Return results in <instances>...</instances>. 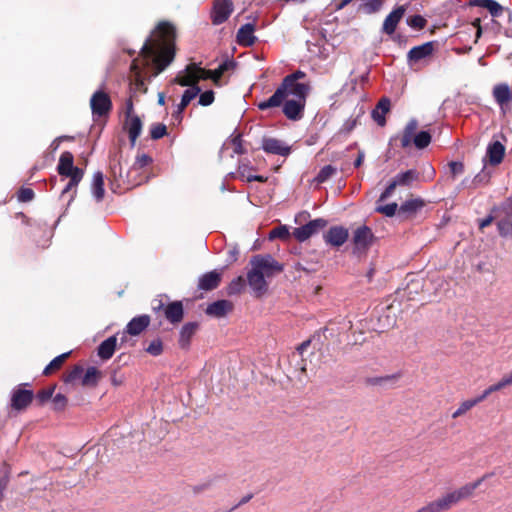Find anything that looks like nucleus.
<instances>
[{
    "instance_id": "obj_1",
    "label": "nucleus",
    "mask_w": 512,
    "mask_h": 512,
    "mask_svg": "<svg viewBox=\"0 0 512 512\" xmlns=\"http://www.w3.org/2000/svg\"><path fill=\"white\" fill-rule=\"evenodd\" d=\"M174 27L168 22H161L153 34L143 43L139 58L133 60L131 69L135 73V85L144 88L139 61L144 67L153 66L155 75L161 73L174 59Z\"/></svg>"
},
{
    "instance_id": "obj_2",
    "label": "nucleus",
    "mask_w": 512,
    "mask_h": 512,
    "mask_svg": "<svg viewBox=\"0 0 512 512\" xmlns=\"http://www.w3.org/2000/svg\"><path fill=\"white\" fill-rule=\"evenodd\" d=\"M305 76L306 74L301 70L287 75L273 95L259 102L257 107L264 111L283 105V113L289 120H299L303 115L306 97L310 89L308 84L298 82Z\"/></svg>"
},
{
    "instance_id": "obj_3",
    "label": "nucleus",
    "mask_w": 512,
    "mask_h": 512,
    "mask_svg": "<svg viewBox=\"0 0 512 512\" xmlns=\"http://www.w3.org/2000/svg\"><path fill=\"white\" fill-rule=\"evenodd\" d=\"M247 283L256 297L263 296L268 290L266 279L272 278L284 270L283 264L270 254H257L250 259Z\"/></svg>"
},
{
    "instance_id": "obj_4",
    "label": "nucleus",
    "mask_w": 512,
    "mask_h": 512,
    "mask_svg": "<svg viewBox=\"0 0 512 512\" xmlns=\"http://www.w3.org/2000/svg\"><path fill=\"white\" fill-rule=\"evenodd\" d=\"M235 66L236 63L232 59H226L214 70H207L196 63H191L177 74L173 82L179 85H188L200 80L210 79L216 86L221 87L223 85L222 76L226 71L233 70Z\"/></svg>"
},
{
    "instance_id": "obj_5",
    "label": "nucleus",
    "mask_w": 512,
    "mask_h": 512,
    "mask_svg": "<svg viewBox=\"0 0 512 512\" xmlns=\"http://www.w3.org/2000/svg\"><path fill=\"white\" fill-rule=\"evenodd\" d=\"M490 476L491 474H485L475 482L465 484L460 488L449 491L435 499L441 512H446L460 501L471 497L474 491L482 484V482Z\"/></svg>"
},
{
    "instance_id": "obj_6",
    "label": "nucleus",
    "mask_w": 512,
    "mask_h": 512,
    "mask_svg": "<svg viewBox=\"0 0 512 512\" xmlns=\"http://www.w3.org/2000/svg\"><path fill=\"white\" fill-rule=\"evenodd\" d=\"M417 128L418 121L415 118L410 119L401 137V146L403 148H407L413 143L416 148L424 149L430 144L432 139L431 134L428 131H420L415 134Z\"/></svg>"
},
{
    "instance_id": "obj_7",
    "label": "nucleus",
    "mask_w": 512,
    "mask_h": 512,
    "mask_svg": "<svg viewBox=\"0 0 512 512\" xmlns=\"http://www.w3.org/2000/svg\"><path fill=\"white\" fill-rule=\"evenodd\" d=\"M112 101L108 93L96 90L90 98V108L94 119L106 117L112 110Z\"/></svg>"
},
{
    "instance_id": "obj_8",
    "label": "nucleus",
    "mask_w": 512,
    "mask_h": 512,
    "mask_svg": "<svg viewBox=\"0 0 512 512\" xmlns=\"http://www.w3.org/2000/svg\"><path fill=\"white\" fill-rule=\"evenodd\" d=\"M375 240V236L372 230L366 226L362 225L357 227L353 231L352 243L354 245L353 253L362 254L365 253L373 244Z\"/></svg>"
},
{
    "instance_id": "obj_9",
    "label": "nucleus",
    "mask_w": 512,
    "mask_h": 512,
    "mask_svg": "<svg viewBox=\"0 0 512 512\" xmlns=\"http://www.w3.org/2000/svg\"><path fill=\"white\" fill-rule=\"evenodd\" d=\"M152 308L155 312L163 309L165 318L172 324H178L183 319L184 310L180 301L171 302L166 306L162 301H158L157 304H153Z\"/></svg>"
},
{
    "instance_id": "obj_10",
    "label": "nucleus",
    "mask_w": 512,
    "mask_h": 512,
    "mask_svg": "<svg viewBox=\"0 0 512 512\" xmlns=\"http://www.w3.org/2000/svg\"><path fill=\"white\" fill-rule=\"evenodd\" d=\"M28 384H20L15 387L11 392V407L14 410L20 411L25 409L33 399V391L25 389Z\"/></svg>"
},
{
    "instance_id": "obj_11",
    "label": "nucleus",
    "mask_w": 512,
    "mask_h": 512,
    "mask_svg": "<svg viewBox=\"0 0 512 512\" xmlns=\"http://www.w3.org/2000/svg\"><path fill=\"white\" fill-rule=\"evenodd\" d=\"M327 221L322 218H317L309 221L307 224L297 227L293 231V236L300 242L306 241L312 235L319 232L326 227Z\"/></svg>"
},
{
    "instance_id": "obj_12",
    "label": "nucleus",
    "mask_w": 512,
    "mask_h": 512,
    "mask_svg": "<svg viewBox=\"0 0 512 512\" xmlns=\"http://www.w3.org/2000/svg\"><path fill=\"white\" fill-rule=\"evenodd\" d=\"M233 12L231 0H215L211 11V21L214 25L224 23Z\"/></svg>"
},
{
    "instance_id": "obj_13",
    "label": "nucleus",
    "mask_w": 512,
    "mask_h": 512,
    "mask_svg": "<svg viewBox=\"0 0 512 512\" xmlns=\"http://www.w3.org/2000/svg\"><path fill=\"white\" fill-rule=\"evenodd\" d=\"M261 148L268 154L279 156H288L291 152V147L284 141L273 137H264L262 139Z\"/></svg>"
},
{
    "instance_id": "obj_14",
    "label": "nucleus",
    "mask_w": 512,
    "mask_h": 512,
    "mask_svg": "<svg viewBox=\"0 0 512 512\" xmlns=\"http://www.w3.org/2000/svg\"><path fill=\"white\" fill-rule=\"evenodd\" d=\"M73 160V155L69 151H65L60 155L57 170L61 176L69 177L76 174L84 175L83 170L74 166Z\"/></svg>"
},
{
    "instance_id": "obj_15",
    "label": "nucleus",
    "mask_w": 512,
    "mask_h": 512,
    "mask_svg": "<svg viewBox=\"0 0 512 512\" xmlns=\"http://www.w3.org/2000/svg\"><path fill=\"white\" fill-rule=\"evenodd\" d=\"M348 230L343 226H333L324 234V240L327 244L340 247L348 239Z\"/></svg>"
},
{
    "instance_id": "obj_16",
    "label": "nucleus",
    "mask_w": 512,
    "mask_h": 512,
    "mask_svg": "<svg viewBox=\"0 0 512 512\" xmlns=\"http://www.w3.org/2000/svg\"><path fill=\"white\" fill-rule=\"evenodd\" d=\"M493 97L495 102L500 106L503 113H506L508 103L512 99V91L507 83H500L493 88Z\"/></svg>"
},
{
    "instance_id": "obj_17",
    "label": "nucleus",
    "mask_w": 512,
    "mask_h": 512,
    "mask_svg": "<svg viewBox=\"0 0 512 512\" xmlns=\"http://www.w3.org/2000/svg\"><path fill=\"white\" fill-rule=\"evenodd\" d=\"M497 227L502 237L512 236V204L503 208L501 215L497 216Z\"/></svg>"
},
{
    "instance_id": "obj_18",
    "label": "nucleus",
    "mask_w": 512,
    "mask_h": 512,
    "mask_svg": "<svg viewBox=\"0 0 512 512\" xmlns=\"http://www.w3.org/2000/svg\"><path fill=\"white\" fill-rule=\"evenodd\" d=\"M405 8L403 6L396 7L393 11H391L387 17L385 18L382 26V32L387 35H392L402 17L404 16Z\"/></svg>"
},
{
    "instance_id": "obj_19",
    "label": "nucleus",
    "mask_w": 512,
    "mask_h": 512,
    "mask_svg": "<svg viewBox=\"0 0 512 512\" xmlns=\"http://www.w3.org/2000/svg\"><path fill=\"white\" fill-rule=\"evenodd\" d=\"M433 52V43L426 42L422 45L415 46L409 50L407 54L408 63L411 65L412 63H416L422 59L427 58Z\"/></svg>"
},
{
    "instance_id": "obj_20",
    "label": "nucleus",
    "mask_w": 512,
    "mask_h": 512,
    "mask_svg": "<svg viewBox=\"0 0 512 512\" xmlns=\"http://www.w3.org/2000/svg\"><path fill=\"white\" fill-rule=\"evenodd\" d=\"M150 324L149 315L143 314L132 318L126 325V333L137 336L143 332Z\"/></svg>"
},
{
    "instance_id": "obj_21",
    "label": "nucleus",
    "mask_w": 512,
    "mask_h": 512,
    "mask_svg": "<svg viewBox=\"0 0 512 512\" xmlns=\"http://www.w3.org/2000/svg\"><path fill=\"white\" fill-rule=\"evenodd\" d=\"M255 26L252 23H246L242 25L237 31V42L241 46H252L257 40L254 35Z\"/></svg>"
},
{
    "instance_id": "obj_22",
    "label": "nucleus",
    "mask_w": 512,
    "mask_h": 512,
    "mask_svg": "<svg viewBox=\"0 0 512 512\" xmlns=\"http://www.w3.org/2000/svg\"><path fill=\"white\" fill-rule=\"evenodd\" d=\"M233 305L228 300H217L209 304L205 310L206 314L216 318L224 317L229 311H231Z\"/></svg>"
},
{
    "instance_id": "obj_23",
    "label": "nucleus",
    "mask_w": 512,
    "mask_h": 512,
    "mask_svg": "<svg viewBox=\"0 0 512 512\" xmlns=\"http://www.w3.org/2000/svg\"><path fill=\"white\" fill-rule=\"evenodd\" d=\"M220 280L221 274L219 272L216 270L210 271L199 278L198 288L205 291L213 290L219 285Z\"/></svg>"
},
{
    "instance_id": "obj_24",
    "label": "nucleus",
    "mask_w": 512,
    "mask_h": 512,
    "mask_svg": "<svg viewBox=\"0 0 512 512\" xmlns=\"http://www.w3.org/2000/svg\"><path fill=\"white\" fill-rule=\"evenodd\" d=\"M505 153L504 145L499 141L490 143L487 147V157L490 164L498 165L502 162Z\"/></svg>"
},
{
    "instance_id": "obj_25",
    "label": "nucleus",
    "mask_w": 512,
    "mask_h": 512,
    "mask_svg": "<svg viewBox=\"0 0 512 512\" xmlns=\"http://www.w3.org/2000/svg\"><path fill=\"white\" fill-rule=\"evenodd\" d=\"M125 126L128 130L131 146L134 147L136 140L142 131V122L138 116L133 115L130 118H127Z\"/></svg>"
},
{
    "instance_id": "obj_26",
    "label": "nucleus",
    "mask_w": 512,
    "mask_h": 512,
    "mask_svg": "<svg viewBox=\"0 0 512 512\" xmlns=\"http://www.w3.org/2000/svg\"><path fill=\"white\" fill-rule=\"evenodd\" d=\"M91 192H92L94 199L97 202H100L103 200L104 195H105L104 175L101 171H96L93 174L92 183H91Z\"/></svg>"
},
{
    "instance_id": "obj_27",
    "label": "nucleus",
    "mask_w": 512,
    "mask_h": 512,
    "mask_svg": "<svg viewBox=\"0 0 512 512\" xmlns=\"http://www.w3.org/2000/svg\"><path fill=\"white\" fill-rule=\"evenodd\" d=\"M389 110L390 100L388 98H382L373 109L372 118L378 125L384 126L386 123L385 115Z\"/></svg>"
},
{
    "instance_id": "obj_28",
    "label": "nucleus",
    "mask_w": 512,
    "mask_h": 512,
    "mask_svg": "<svg viewBox=\"0 0 512 512\" xmlns=\"http://www.w3.org/2000/svg\"><path fill=\"white\" fill-rule=\"evenodd\" d=\"M423 207L424 201L420 198L406 200L399 207V216H411Z\"/></svg>"
},
{
    "instance_id": "obj_29",
    "label": "nucleus",
    "mask_w": 512,
    "mask_h": 512,
    "mask_svg": "<svg viewBox=\"0 0 512 512\" xmlns=\"http://www.w3.org/2000/svg\"><path fill=\"white\" fill-rule=\"evenodd\" d=\"M117 337L115 335L108 337L98 347V356L103 360L110 359L116 349Z\"/></svg>"
},
{
    "instance_id": "obj_30",
    "label": "nucleus",
    "mask_w": 512,
    "mask_h": 512,
    "mask_svg": "<svg viewBox=\"0 0 512 512\" xmlns=\"http://www.w3.org/2000/svg\"><path fill=\"white\" fill-rule=\"evenodd\" d=\"M197 329V323L189 322L183 325L179 335V345L183 349H187L190 344L192 336L195 334Z\"/></svg>"
},
{
    "instance_id": "obj_31",
    "label": "nucleus",
    "mask_w": 512,
    "mask_h": 512,
    "mask_svg": "<svg viewBox=\"0 0 512 512\" xmlns=\"http://www.w3.org/2000/svg\"><path fill=\"white\" fill-rule=\"evenodd\" d=\"M399 378V375L393 374V375H386L381 377H371L367 380L368 384L373 386H381L384 388H391L393 387L397 380Z\"/></svg>"
},
{
    "instance_id": "obj_32",
    "label": "nucleus",
    "mask_w": 512,
    "mask_h": 512,
    "mask_svg": "<svg viewBox=\"0 0 512 512\" xmlns=\"http://www.w3.org/2000/svg\"><path fill=\"white\" fill-rule=\"evenodd\" d=\"M418 173L416 170L410 169L405 172L398 173L393 180L398 186H409L412 182L417 180Z\"/></svg>"
},
{
    "instance_id": "obj_33",
    "label": "nucleus",
    "mask_w": 512,
    "mask_h": 512,
    "mask_svg": "<svg viewBox=\"0 0 512 512\" xmlns=\"http://www.w3.org/2000/svg\"><path fill=\"white\" fill-rule=\"evenodd\" d=\"M480 7L487 9L493 17H497L502 12V6L495 0H478Z\"/></svg>"
},
{
    "instance_id": "obj_34",
    "label": "nucleus",
    "mask_w": 512,
    "mask_h": 512,
    "mask_svg": "<svg viewBox=\"0 0 512 512\" xmlns=\"http://www.w3.org/2000/svg\"><path fill=\"white\" fill-rule=\"evenodd\" d=\"M481 401H478V396L474 399H469L463 401L460 406L452 413V418H458L461 415L465 414L467 411L472 409L474 406H476Z\"/></svg>"
},
{
    "instance_id": "obj_35",
    "label": "nucleus",
    "mask_w": 512,
    "mask_h": 512,
    "mask_svg": "<svg viewBox=\"0 0 512 512\" xmlns=\"http://www.w3.org/2000/svg\"><path fill=\"white\" fill-rule=\"evenodd\" d=\"M183 86L188 87L181 97V99L186 103H190L201 92V89L198 86V82H193Z\"/></svg>"
},
{
    "instance_id": "obj_36",
    "label": "nucleus",
    "mask_w": 512,
    "mask_h": 512,
    "mask_svg": "<svg viewBox=\"0 0 512 512\" xmlns=\"http://www.w3.org/2000/svg\"><path fill=\"white\" fill-rule=\"evenodd\" d=\"M381 7L380 0H366L360 4L358 11H361L365 14H373L377 12Z\"/></svg>"
},
{
    "instance_id": "obj_37",
    "label": "nucleus",
    "mask_w": 512,
    "mask_h": 512,
    "mask_svg": "<svg viewBox=\"0 0 512 512\" xmlns=\"http://www.w3.org/2000/svg\"><path fill=\"white\" fill-rule=\"evenodd\" d=\"M244 287H245V279L242 276H238L230 282V284L227 288V292L229 295H236V294L241 293L243 291Z\"/></svg>"
},
{
    "instance_id": "obj_38",
    "label": "nucleus",
    "mask_w": 512,
    "mask_h": 512,
    "mask_svg": "<svg viewBox=\"0 0 512 512\" xmlns=\"http://www.w3.org/2000/svg\"><path fill=\"white\" fill-rule=\"evenodd\" d=\"M70 352L63 353L55 357L43 370L44 375H49L52 370L59 369Z\"/></svg>"
},
{
    "instance_id": "obj_39",
    "label": "nucleus",
    "mask_w": 512,
    "mask_h": 512,
    "mask_svg": "<svg viewBox=\"0 0 512 512\" xmlns=\"http://www.w3.org/2000/svg\"><path fill=\"white\" fill-rule=\"evenodd\" d=\"M336 173V168L332 165H326L321 168L317 176L315 177V181L317 183L326 182L332 175Z\"/></svg>"
},
{
    "instance_id": "obj_40",
    "label": "nucleus",
    "mask_w": 512,
    "mask_h": 512,
    "mask_svg": "<svg viewBox=\"0 0 512 512\" xmlns=\"http://www.w3.org/2000/svg\"><path fill=\"white\" fill-rule=\"evenodd\" d=\"M98 370L95 367H89L82 377L83 385H94L97 381Z\"/></svg>"
},
{
    "instance_id": "obj_41",
    "label": "nucleus",
    "mask_w": 512,
    "mask_h": 512,
    "mask_svg": "<svg viewBox=\"0 0 512 512\" xmlns=\"http://www.w3.org/2000/svg\"><path fill=\"white\" fill-rule=\"evenodd\" d=\"M376 211L384 214L387 217H392L396 214L397 211L399 212V208L397 203L393 202L386 205L377 206Z\"/></svg>"
},
{
    "instance_id": "obj_42",
    "label": "nucleus",
    "mask_w": 512,
    "mask_h": 512,
    "mask_svg": "<svg viewBox=\"0 0 512 512\" xmlns=\"http://www.w3.org/2000/svg\"><path fill=\"white\" fill-rule=\"evenodd\" d=\"M427 21L421 15H413L407 19V24L415 30L423 29Z\"/></svg>"
},
{
    "instance_id": "obj_43",
    "label": "nucleus",
    "mask_w": 512,
    "mask_h": 512,
    "mask_svg": "<svg viewBox=\"0 0 512 512\" xmlns=\"http://www.w3.org/2000/svg\"><path fill=\"white\" fill-rule=\"evenodd\" d=\"M146 352L152 356H159L163 352L162 341L159 338L152 340L147 346Z\"/></svg>"
},
{
    "instance_id": "obj_44",
    "label": "nucleus",
    "mask_w": 512,
    "mask_h": 512,
    "mask_svg": "<svg viewBox=\"0 0 512 512\" xmlns=\"http://www.w3.org/2000/svg\"><path fill=\"white\" fill-rule=\"evenodd\" d=\"M489 179H490V174L488 172H485L484 170H482L470 181V187L477 188L480 185H484V184L488 183Z\"/></svg>"
},
{
    "instance_id": "obj_45",
    "label": "nucleus",
    "mask_w": 512,
    "mask_h": 512,
    "mask_svg": "<svg viewBox=\"0 0 512 512\" xmlns=\"http://www.w3.org/2000/svg\"><path fill=\"white\" fill-rule=\"evenodd\" d=\"M152 161H153V159L149 155H147L145 153L139 154V155H137V157L135 159L132 169H135V170L142 169L143 167L151 164Z\"/></svg>"
},
{
    "instance_id": "obj_46",
    "label": "nucleus",
    "mask_w": 512,
    "mask_h": 512,
    "mask_svg": "<svg viewBox=\"0 0 512 512\" xmlns=\"http://www.w3.org/2000/svg\"><path fill=\"white\" fill-rule=\"evenodd\" d=\"M166 132H167L166 126L164 124L157 123L151 127L150 135H151L152 139L157 140V139L162 138L164 135H166Z\"/></svg>"
},
{
    "instance_id": "obj_47",
    "label": "nucleus",
    "mask_w": 512,
    "mask_h": 512,
    "mask_svg": "<svg viewBox=\"0 0 512 512\" xmlns=\"http://www.w3.org/2000/svg\"><path fill=\"white\" fill-rule=\"evenodd\" d=\"M247 169H248V165L241 164V165H239L238 171H239L240 175L242 177H245L248 182H252V181L264 182L265 181V178L261 175H252V174L246 175Z\"/></svg>"
},
{
    "instance_id": "obj_48",
    "label": "nucleus",
    "mask_w": 512,
    "mask_h": 512,
    "mask_svg": "<svg viewBox=\"0 0 512 512\" xmlns=\"http://www.w3.org/2000/svg\"><path fill=\"white\" fill-rule=\"evenodd\" d=\"M289 236V231L286 226H279L277 228H274L269 233L270 239H286Z\"/></svg>"
},
{
    "instance_id": "obj_49",
    "label": "nucleus",
    "mask_w": 512,
    "mask_h": 512,
    "mask_svg": "<svg viewBox=\"0 0 512 512\" xmlns=\"http://www.w3.org/2000/svg\"><path fill=\"white\" fill-rule=\"evenodd\" d=\"M198 103L201 106H209L214 102V92L212 90L204 91L203 93H199Z\"/></svg>"
},
{
    "instance_id": "obj_50",
    "label": "nucleus",
    "mask_w": 512,
    "mask_h": 512,
    "mask_svg": "<svg viewBox=\"0 0 512 512\" xmlns=\"http://www.w3.org/2000/svg\"><path fill=\"white\" fill-rule=\"evenodd\" d=\"M52 402L55 410H63L67 404V398L61 394L58 393L55 396L52 397Z\"/></svg>"
},
{
    "instance_id": "obj_51",
    "label": "nucleus",
    "mask_w": 512,
    "mask_h": 512,
    "mask_svg": "<svg viewBox=\"0 0 512 512\" xmlns=\"http://www.w3.org/2000/svg\"><path fill=\"white\" fill-rule=\"evenodd\" d=\"M501 389H503V386L501 385V383H500V381H499V382H497V383H495V384H493V385L489 386L487 389H485V390L482 392V394H480V395L478 396V401H481V402H482V401H483V400H485V399H486V398H487L491 393L496 392V391H499V390H501Z\"/></svg>"
},
{
    "instance_id": "obj_52",
    "label": "nucleus",
    "mask_w": 512,
    "mask_h": 512,
    "mask_svg": "<svg viewBox=\"0 0 512 512\" xmlns=\"http://www.w3.org/2000/svg\"><path fill=\"white\" fill-rule=\"evenodd\" d=\"M34 198V192L30 188H22L18 193V199L21 202H28Z\"/></svg>"
},
{
    "instance_id": "obj_53",
    "label": "nucleus",
    "mask_w": 512,
    "mask_h": 512,
    "mask_svg": "<svg viewBox=\"0 0 512 512\" xmlns=\"http://www.w3.org/2000/svg\"><path fill=\"white\" fill-rule=\"evenodd\" d=\"M449 169L453 177L460 175L464 172V165L459 161H452L449 163Z\"/></svg>"
},
{
    "instance_id": "obj_54",
    "label": "nucleus",
    "mask_w": 512,
    "mask_h": 512,
    "mask_svg": "<svg viewBox=\"0 0 512 512\" xmlns=\"http://www.w3.org/2000/svg\"><path fill=\"white\" fill-rule=\"evenodd\" d=\"M69 178H70V181L65 186V188L62 191V193H66L69 190H71L72 188L76 187L79 184V182L82 180L83 175L76 174V175H73V176H69Z\"/></svg>"
},
{
    "instance_id": "obj_55",
    "label": "nucleus",
    "mask_w": 512,
    "mask_h": 512,
    "mask_svg": "<svg viewBox=\"0 0 512 512\" xmlns=\"http://www.w3.org/2000/svg\"><path fill=\"white\" fill-rule=\"evenodd\" d=\"M54 387L44 389L37 394V399L40 403H44L53 397Z\"/></svg>"
},
{
    "instance_id": "obj_56",
    "label": "nucleus",
    "mask_w": 512,
    "mask_h": 512,
    "mask_svg": "<svg viewBox=\"0 0 512 512\" xmlns=\"http://www.w3.org/2000/svg\"><path fill=\"white\" fill-rule=\"evenodd\" d=\"M397 186H398V185L395 183V181H394V180H392V181L388 184V186L385 188V190L381 193V195H380V197H379V201H384V200L388 199V198L392 195V193H393L394 189H395Z\"/></svg>"
},
{
    "instance_id": "obj_57",
    "label": "nucleus",
    "mask_w": 512,
    "mask_h": 512,
    "mask_svg": "<svg viewBox=\"0 0 512 512\" xmlns=\"http://www.w3.org/2000/svg\"><path fill=\"white\" fill-rule=\"evenodd\" d=\"M415 512H441L435 500L428 502Z\"/></svg>"
},
{
    "instance_id": "obj_58",
    "label": "nucleus",
    "mask_w": 512,
    "mask_h": 512,
    "mask_svg": "<svg viewBox=\"0 0 512 512\" xmlns=\"http://www.w3.org/2000/svg\"><path fill=\"white\" fill-rule=\"evenodd\" d=\"M232 142L234 145V153L235 154L241 155V154L245 153V149L242 146V140H241L240 136L235 137Z\"/></svg>"
},
{
    "instance_id": "obj_59",
    "label": "nucleus",
    "mask_w": 512,
    "mask_h": 512,
    "mask_svg": "<svg viewBox=\"0 0 512 512\" xmlns=\"http://www.w3.org/2000/svg\"><path fill=\"white\" fill-rule=\"evenodd\" d=\"M83 373V369L80 366H76L68 375L67 381H74L78 379Z\"/></svg>"
},
{
    "instance_id": "obj_60",
    "label": "nucleus",
    "mask_w": 512,
    "mask_h": 512,
    "mask_svg": "<svg viewBox=\"0 0 512 512\" xmlns=\"http://www.w3.org/2000/svg\"><path fill=\"white\" fill-rule=\"evenodd\" d=\"M293 268L296 270V271H304V272H307V273H311V272H314L316 271V269L314 267H307L305 266L302 262L298 261V262H295L294 265H293Z\"/></svg>"
},
{
    "instance_id": "obj_61",
    "label": "nucleus",
    "mask_w": 512,
    "mask_h": 512,
    "mask_svg": "<svg viewBox=\"0 0 512 512\" xmlns=\"http://www.w3.org/2000/svg\"><path fill=\"white\" fill-rule=\"evenodd\" d=\"M188 104L189 103H186L181 99V102L178 104L176 111L173 113V117L179 118Z\"/></svg>"
},
{
    "instance_id": "obj_62",
    "label": "nucleus",
    "mask_w": 512,
    "mask_h": 512,
    "mask_svg": "<svg viewBox=\"0 0 512 512\" xmlns=\"http://www.w3.org/2000/svg\"><path fill=\"white\" fill-rule=\"evenodd\" d=\"M188 104L189 103H186L181 99V102L178 104L176 111L173 113V117L179 118Z\"/></svg>"
},
{
    "instance_id": "obj_63",
    "label": "nucleus",
    "mask_w": 512,
    "mask_h": 512,
    "mask_svg": "<svg viewBox=\"0 0 512 512\" xmlns=\"http://www.w3.org/2000/svg\"><path fill=\"white\" fill-rule=\"evenodd\" d=\"M311 340H305L300 345L297 346L296 350L300 355H303V353L306 351V349L310 346Z\"/></svg>"
},
{
    "instance_id": "obj_64",
    "label": "nucleus",
    "mask_w": 512,
    "mask_h": 512,
    "mask_svg": "<svg viewBox=\"0 0 512 512\" xmlns=\"http://www.w3.org/2000/svg\"><path fill=\"white\" fill-rule=\"evenodd\" d=\"M500 383L503 386V388L506 387V386L512 385V371L508 375H505L500 380Z\"/></svg>"
}]
</instances>
